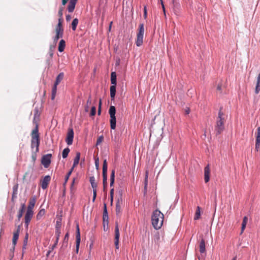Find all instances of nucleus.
<instances>
[{
	"mask_svg": "<svg viewBox=\"0 0 260 260\" xmlns=\"http://www.w3.org/2000/svg\"><path fill=\"white\" fill-rule=\"evenodd\" d=\"M31 148L35 153V156L36 153L39 152V145L40 143V135L39 133L38 125L36 124L35 128L32 131L31 133Z\"/></svg>",
	"mask_w": 260,
	"mask_h": 260,
	"instance_id": "1",
	"label": "nucleus"
},
{
	"mask_svg": "<svg viewBox=\"0 0 260 260\" xmlns=\"http://www.w3.org/2000/svg\"><path fill=\"white\" fill-rule=\"evenodd\" d=\"M224 115V113L222 111V107H220L216 119V124L215 125V132L216 135L221 134L224 129V122L225 120Z\"/></svg>",
	"mask_w": 260,
	"mask_h": 260,
	"instance_id": "2",
	"label": "nucleus"
},
{
	"mask_svg": "<svg viewBox=\"0 0 260 260\" xmlns=\"http://www.w3.org/2000/svg\"><path fill=\"white\" fill-rule=\"evenodd\" d=\"M163 220L164 214L159 210L156 209L153 211L151 217V221L152 224L155 229L158 230L161 227Z\"/></svg>",
	"mask_w": 260,
	"mask_h": 260,
	"instance_id": "3",
	"label": "nucleus"
},
{
	"mask_svg": "<svg viewBox=\"0 0 260 260\" xmlns=\"http://www.w3.org/2000/svg\"><path fill=\"white\" fill-rule=\"evenodd\" d=\"M144 34V25L143 23H141L139 26L138 31L137 33V39L136 41V44L138 47H140L143 44Z\"/></svg>",
	"mask_w": 260,
	"mask_h": 260,
	"instance_id": "4",
	"label": "nucleus"
},
{
	"mask_svg": "<svg viewBox=\"0 0 260 260\" xmlns=\"http://www.w3.org/2000/svg\"><path fill=\"white\" fill-rule=\"evenodd\" d=\"M110 117V127L112 129H115L116 125V118L115 116L116 108L114 106H111L109 110Z\"/></svg>",
	"mask_w": 260,
	"mask_h": 260,
	"instance_id": "5",
	"label": "nucleus"
},
{
	"mask_svg": "<svg viewBox=\"0 0 260 260\" xmlns=\"http://www.w3.org/2000/svg\"><path fill=\"white\" fill-rule=\"evenodd\" d=\"M51 154H47L42 157L41 163L45 168H48L51 164Z\"/></svg>",
	"mask_w": 260,
	"mask_h": 260,
	"instance_id": "6",
	"label": "nucleus"
},
{
	"mask_svg": "<svg viewBox=\"0 0 260 260\" xmlns=\"http://www.w3.org/2000/svg\"><path fill=\"white\" fill-rule=\"evenodd\" d=\"M120 237V233L119 230V227L117 223H116L115 227V237H114V244L116 249L119 248V239Z\"/></svg>",
	"mask_w": 260,
	"mask_h": 260,
	"instance_id": "7",
	"label": "nucleus"
},
{
	"mask_svg": "<svg viewBox=\"0 0 260 260\" xmlns=\"http://www.w3.org/2000/svg\"><path fill=\"white\" fill-rule=\"evenodd\" d=\"M34 212L33 211L27 210L26 213L25 215V226L26 228H28L29 223L33 216Z\"/></svg>",
	"mask_w": 260,
	"mask_h": 260,
	"instance_id": "8",
	"label": "nucleus"
},
{
	"mask_svg": "<svg viewBox=\"0 0 260 260\" xmlns=\"http://www.w3.org/2000/svg\"><path fill=\"white\" fill-rule=\"evenodd\" d=\"M74 139V131L72 128H69L67 136L66 141L68 145H71L72 144Z\"/></svg>",
	"mask_w": 260,
	"mask_h": 260,
	"instance_id": "9",
	"label": "nucleus"
},
{
	"mask_svg": "<svg viewBox=\"0 0 260 260\" xmlns=\"http://www.w3.org/2000/svg\"><path fill=\"white\" fill-rule=\"evenodd\" d=\"M76 252L78 253L79 251L80 243L81 241V237H80V229L79 227V225L77 224V230H76Z\"/></svg>",
	"mask_w": 260,
	"mask_h": 260,
	"instance_id": "10",
	"label": "nucleus"
},
{
	"mask_svg": "<svg viewBox=\"0 0 260 260\" xmlns=\"http://www.w3.org/2000/svg\"><path fill=\"white\" fill-rule=\"evenodd\" d=\"M51 180V177L49 175L45 176L41 181V185L43 189L47 188L48 184Z\"/></svg>",
	"mask_w": 260,
	"mask_h": 260,
	"instance_id": "11",
	"label": "nucleus"
},
{
	"mask_svg": "<svg viewBox=\"0 0 260 260\" xmlns=\"http://www.w3.org/2000/svg\"><path fill=\"white\" fill-rule=\"evenodd\" d=\"M119 197L117 198L116 204V214L118 215L121 211L120 204L122 203V192L119 191Z\"/></svg>",
	"mask_w": 260,
	"mask_h": 260,
	"instance_id": "12",
	"label": "nucleus"
},
{
	"mask_svg": "<svg viewBox=\"0 0 260 260\" xmlns=\"http://www.w3.org/2000/svg\"><path fill=\"white\" fill-rule=\"evenodd\" d=\"M210 170L209 165H208L204 168V180L205 183H207L210 180Z\"/></svg>",
	"mask_w": 260,
	"mask_h": 260,
	"instance_id": "13",
	"label": "nucleus"
},
{
	"mask_svg": "<svg viewBox=\"0 0 260 260\" xmlns=\"http://www.w3.org/2000/svg\"><path fill=\"white\" fill-rule=\"evenodd\" d=\"M173 10L175 15H178L180 13V5L177 2L173 0Z\"/></svg>",
	"mask_w": 260,
	"mask_h": 260,
	"instance_id": "14",
	"label": "nucleus"
},
{
	"mask_svg": "<svg viewBox=\"0 0 260 260\" xmlns=\"http://www.w3.org/2000/svg\"><path fill=\"white\" fill-rule=\"evenodd\" d=\"M77 0H70L69 4L68 6V11L70 13L74 11Z\"/></svg>",
	"mask_w": 260,
	"mask_h": 260,
	"instance_id": "15",
	"label": "nucleus"
},
{
	"mask_svg": "<svg viewBox=\"0 0 260 260\" xmlns=\"http://www.w3.org/2000/svg\"><path fill=\"white\" fill-rule=\"evenodd\" d=\"M36 200L35 197L31 198L29 201V204L27 210L33 211V208L35 205Z\"/></svg>",
	"mask_w": 260,
	"mask_h": 260,
	"instance_id": "16",
	"label": "nucleus"
},
{
	"mask_svg": "<svg viewBox=\"0 0 260 260\" xmlns=\"http://www.w3.org/2000/svg\"><path fill=\"white\" fill-rule=\"evenodd\" d=\"M64 74L61 72L60 73L58 76L56 77L55 82L53 85V87H56L57 88V86L59 84V83L61 81V80L63 79Z\"/></svg>",
	"mask_w": 260,
	"mask_h": 260,
	"instance_id": "17",
	"label": "nucleus"
},
{
	"mask_svg": "<svg viewBox=\"0 0 260 260\" xmlns=\"http://www.w3.org/2000/svg\"><path fill=\"white\" fill-rule=\"evenodd\" d=\"M116 85L112 84V85L110 87V96L111 100H114L116 94Z\"/></svg>",
	"mask_w": 260,
	"mask_h": 260,
	"instance_id": "18",
	"label": "nucleus"
},
{
	"mask_svg": "<svg viewBox=\"0 0 260 260\" xmlns=\"http://www.w3.org/2000/svg\"><path fill=\"white\" fill-rule=\"evenodd\" d=\"M89 181L91 184V187L93 188V190H96L98 186L97 183L95 182V179L94 176H91L89 177Z\"/></svg>",
	"mask_w": 260,
	"mask_h": 260,
	"instance_id": "19",
	"label": "nucleus"
},
{
	"mask_svg": "<svg viewBox=\"0 0 260 260\" xmlns=\"http://www.w3.org/2000/svg\"><path fill=\"white\" fill-rule=\"evenodd\" d=\"M260 91V73L258 74L255 88V93L258 94Z\"/></svg>",
	"mask_w": 260,
	"mask_h": 260,
	"instance_id": "20",
	"label": "nucleus"
},
{
	"mask_svg": "<svg viewBox=\"0 0 260 260\" xmlns=\"http://www.w3.org/2000/svg\"><path fill=\"white\" fill-rule=\"evenodd\" d=\"M200 252L201 253H204L206 251L205 240L204 239H202L199 245Z\"/></svg>",
	"mask_w": 260,
	"mask_h": 260,
	"instance_id": "21",
	"label": "nucleus"
},
{
	"mask_svg": "<svg viewBox=\"0 0 260 260\" xmlns=\"http://www.w3.org/2000/svg\"><path fill=\"white\" fill-rule=\"evenodd\" d=\"M80 158V153L79 152H76V156L74 159V163L73 165V169L79 164V161Z\"/></svg>",
	"mask_w": 260,
	"mask_h": 260,
	"instance_id": "22",
	"label": "nucleus"
},
{
	"mask_svg": "<svg viewBox=\"0 0 260 260\" xmlns=\"http://www.w3.org/2000/svg\"><path fill=\"white\" fill-rule=\"evenodd\" d=\"M25 208V205L24 204H22L21 205V208L19 210L18 214L17 215L18 220H20V218L22 217L24 210Z\"/></svg>",
	"mask_w": 260,
	"mask_h": 260,
	"instance_id": "23",
	"label": "nucleus"
},
{
	"mask_svg": "<svg viewBox=\"0 0 260 260\" xmlns=\"http://www.w3.org/2000/svg\"><path fill=\"white\" fill-rule=\"evenodd\" d=\"M65 46H66V42H65L64 40H61L59 43L58 48V51L60 52H62L64 49Z\"/></svg>",
	"mask_w": 260,
	"mask_h": 260,
	"instance_id": "24",
	"label": "nucleus"
},
{
	"mask_svg": "<svg viewBox=\"0 0 260 260\" xmlns=\"http://www.w3.org/2000/svg\"><path fill=\"white\" fill-rule=\"evenodd\" d=\"M111 84H117L116 73L115 72H112L111 74Z\"/></svg>",
	"mask_w": 260,
	"mask_h": 260,
	"instance_id": "25",
	"label": "nucleus"
},
{
	"mask_svg": "<svg viewBox=\"0 0 260 260\" xmlns=\"http://www.w3.org/2000/svg\"><path fill=\"white\" fill-rule=\"evenodd\" d=\"M19 234H18V232H15L13 234V240L12 243L14 245L13 249H14L15 246L16 244L17 241L19 238Z\"/></svg>",
	"mask_w": 260,
	"mask_h": 260,
	"instance_id": "26",
	"label": "nucleus"
},
{
	"mask_svg": "<svg viewBox=\"0 0 260 260\" xmlns=\"http://www.w3.org/2000/svg\"><path fill=\"white\" fill-rule=\"evenodd\" d=\"M55 32L56 34L63 35V29L62 28V26H60V24H57L55 28Z\"/></svg>",
	"mask_w": 260,
	"mask_h": 260,
	"instance_id": "27",
	"label": "nucleus"
},
{
	"mask_svg": "<svg viewBox=\"0 0 260 260\" xmlns=\"http://www.w3.org/2000/svg\"><path fill=\"white\" fill-rule=\"evenodd\" d=\"M114 180H115V170H112L111 171V175H110V187L113 186V185L114 183Z\"/></svg>",
	"mask_w": 260,
	"mask_h": 260,
	"instance_id": "28",
	"label": "nucleus"
},
{
	"mask_svg": "<svg viewBox=\"0 0 260 260\" xmlns=\"http://www.w3.org/2000/svg\"><path fill=\"white\" fill-rule=\"evenodd\" d=\"M45 213V210L44 209H41L36 216L37 220H39L44 215Z\"/></svg>",
	"mask_w": 260,
	"mask_h": 260,
	"instance_id": "29",
	"label": "nucleus"
},
{
	"mask_svg": "<svg viewBox=\"0 0 260 260\" xmlns=\"http://www.w3.org/2000/svg\"><path fill=\"white\" fill-rule=\"evenodd\" d=\"M69 234L68 233H67L64 236L62 247H67L68 240H69Z\"/></svg>",
	"mask_w": 260,
	"mask_h": 260,
	"instance_id": "30",
	"label": "nucleus"
},
{
	"mask_svg": "<svg viewBox=\"0 0 260 260\" xmlns=\"http://www.w3.org/2000/svg\"><path fill=\"white\" fill-rule=\"evenodd\" d=\"M103 178L104 189H105L107 184V173H103Z\"/></svg>",
	"mask_w": 260,
	"mask_h": 260,
	"instance_id": "31",
	"label": "nucleus"
},
{
	"mask_svg": "<svg viewBox=\"0 0 260 260\" xmlns=\"http://www.w3.org/2000/svg\"><path fill=\"white\" fill-rule=\"evenodd\" d=\"M200 207L199 206H198L197 207V210L195 213L194 217V220H198L200 218L201 216V211H200Z\"/></svg>",
	"mask_w": 260,
	"mask_h": 260,
	"instance_id": "32",
	"label": "nucleus"
},
{
	"mask_svg": "<svg viewBox=\"0 0 260 260\" xmlns=\"http://www.w3.org/2000/svg\"><path fill=\"white\" fill-rule=\"evenodd\" d=\"M248 221V218L246 216H244L243 219L242 226H241V232L245 230L247 222Z\"/></svg>",
	"mask_w": 260,
	"mask_h": 260,
	"instance_id": "33",
	"label": "nucleus"
},
{
	"mask_svg": "<svg viewBox=\"0 0 260 260\" xmlns=\"http://www.w3.org/2000/svg\"><path fill=\"white\" fill-rule=\"evenodd\" d=\"M57 243H58L57 240H56L54 244L53 245H52L51 246H50L49 247V249L46 254V256L47 257L49 256V255L50 254V253L51 252V251L56 247Z\"/></svg>",
	"mask_w": 260,
	"mask_h": 260,
	"instance_id": "34",
	"label": "nucleus"
},
{
	"mask_svg": "<svg viewBox=\"0 0 260 260\" xmlns=\"http://www.w3.org/2000/svg\"><path fill=\"white\" fill-rule=\"evenodd\" d=\"M78 24V19L77 18L74 19L72 23V28L73 30H75L76 29Z\"/></svg>",
	"mask_w": 260,
	"mask_h": 260,
	"instance_id": "35",
	"label": "nucleus"
},
{
	"mask_svg": "<svg viewBox=\"0 0 260 260\" xmlns=\"http://www.w3.org/2000/svg\"><path fill=\"white\" fill-rule=\"evenodd\" d=\"M34 117L33 119L34 123L36 122V120L37 119H39L40 116V114L39 113V110L37 108H35L34 110Z\"/></svg>",
	"mask_w": 260,
	"mask_h": 260,
	"instance_id": "36",
	"label": "nucleus"
},
{
	"mask_svg": "<svg viewBox=\"0 0 260 260\" xmlns=\"http://www.w3.org/2000/svg\"><path fill=\"white\" fill-rule=\"evenodd\" d=\"M70 151V150L69 148H64L63 150V151H62V157L63 158H66L67 157L69 152Z\"/></svg>",
	"mask_w": 260,
	"mask_h": 260,
	"instance_id": "37",
	"label": "nucleus"
},
{
	"mask_svg": "<svg viewBox=\"0 0 260 260\" xmlns=\"http://www.w3.org/2000/svg\"><path fill=\"white\" fill-rule=\"evenodd\" d=\"M91 103V96L90 95L88 98V99L87 101L86 105L85 106V112H88L89 110V105Z\"/></svg>",
	"mask_w": 260,
	"mask_h": 260,
	"instance_id": "38",
	"label": "nucleus"
},
{
	"mask_svg": "<svg viewBox=\"0 0 260 260\" xmlns=\"http://www.w3.org/2000/svg\"><path fill=\"white\" fill-rule=\"evenodd\" d=\"M63 37V35H59V34H56L55 36L53 38V43L54 45H56L58 40L59 39L62 38Z\"/></svg>",
	"mask_w": 260,
	"mask_h": 260,
	"instance_id": "39",
	"label": "nucleus"
},
{
	"mask_svg": "<svg viewBox=\"0 0 260 260\" xmlns=\"http://www.w3.org/2000/svg\"><path fill=\"white\" fill-rule=\"evenodd\" d=\"M57 92V88L56 87H53L52 89V93H51V100H53L55 99L56 94Z\"/></svg>",
	"mask_w": 260,
	"mask_h": 260,
	"instance_id": "40",
	"label": "nucleus"
},
{
	"mask_svg": "<svg viewBox=\"0 0 260 260\" xmlns=\"http://www.w3.org/2000/svg\"><path fill=\"white\" fill-rule=\"evenodd\" d=\"M108 165L106 159H105L103 165V173H107Z\"/></svg>",
	"mask_w": 260,
	"mask_h": 260,
	"instance_id": "41",
	"label": "nucleus"
},
{
	"mask_svg": "<svg viewBox=\"0 0 260 260\" xmlns=\"http://www.w3.org/2000/svg\"><path fill=\"white\" fill-rule=\"evenodd\" d=\"M73 168H72L70 170V171L68 173V174H67L66 177H65V179H64V184H66L71 174H72V172L73 170Z\"/></svg>",
	"mask_w": 260,
	"mask_h": 260,
	"instance_id": "42",
	"label": "nucleus"
},
{
	"mask_svg": "<svg viewBox=\"0 0 260 260\" xmlns=\"http://www.w3.org/2000/svg\"><path fill=\"white\" fill-rule=\"evenodd\" d=\"M61 234L60 230L59 228L56 227V231H55V235L56 236V240H57V242H58L59 238L60 236V234Z\"/></svg>",
	"mask_w": 260,
	"mask_h": 260,
	"instance_id": "43",
	"label": "nucleus"
},
{
	"mask_svg": "<svg viewBox=\"0 0 260 260\" xmlns=\"http://www.w3.org/2000/svg\"><path fill=\"white\" fill-rule=\"evenodd\" d=\"M55 45H51L50 47V51H49V54L51 57H52L53 55V51L55 48Z\"/></svg>",
	"mask_w": 260,
	"mask_h": 260,
	"instance_id": "44",
	"label": "nucleus"
},
{
	"mask_svg": "<svg viewBox=\"0 0 260 260\" xmlns=\"http://www.w3.org/2000/svg\"><path fill=\"white\" fill-rule=\"evenodd\" d=\"M103 140H104V137H103V136H100V137L98 138V139H97L96 145H100V144L102 142V141H103Z\"/></svg>",
	"mask_w": 260,
	"mask_h": 260,
	"instance_id": "45",
	"label": "nucleus"
},
{
	"mask_svg": "<svg viewBox=\"0 0 260 260\" xmlns=\"http://www.w3.org/2000/svg\"><path fill=\"white\" fill-rule=\"evenodd\" d=\"M96 113V108L94 106L91 107L90 115L91 116H94Z\"/></svg>",
	"mask_w": 260,
	"mask_h": 260,
	"instance_id": "46",
	"label": "nucleus"
},
{
	"mask_svg": "<svg viewBox=\"0 0 260 260\" xmlns=\"http://www.w3.org/2000/svg\"><path fill=\"white\" fill-rule=\"evenodd\" d=\"M108 215L103 216V223L105 225L106 223L108 224Z\"/></svg>",
	"mask_w": 260,
	"mask_h": 260,
	"instance_id": "47",
	"label": "nucleus"
},
{
	"mask_svg": "<svg viewBox=\"0 0 260 260\" xmlns=\"http://www.w3.org/2000/svg\"><path fill=\"white\" fill-rule=\"evenodd\" d=\"M63 11V7H60L59 9L58 12V15L59 17H62Z\"/></svg>",
	"mask_w": 260,
	"mask_h": 260,
	"instance_id": "48",
	"label": "nucleus"
},
{
	"mask_svg": "<svg viewBox=\"0 0 260 260\" xmlns=\"http://www.w3.org/2000/svg\"><path fill=\"white\" fill-rule=\"evenodd\" d=\"M105 215H108L107 209V206L106 204L105 203L104 206V211H103V216Z\"/></svg>",
	"mask_w": 260,
	"mask_h": 260,
	"instance_id": "49",
	"label": "nucleus"
},
{
	"mask_svg": "<svg viewBox=\"0 0 260 260\" xmlns=\"http://www.w3.org/2000/svg\"><path fill=\"white\" fill-rule=\"evenodd\" d=\"M147 178H146L145 183L144 189V196H145L147 194Z\"/></svg>",
	"mask_w": 260,
	"mask_h": 260,
	"instance_id": "50",
	"label": "nucleus"
},
{
	"mask_svg": "<svg viewBox=\"0 0 260 260\" xmlns=\"http://www.w3.org/2000/svg\"><path fill=\"white\" fill-rule=\"evenodd\" d=\"M95 166L97 169L99 168V157H94Z\"/></svg>",
	"mask_w": 260,
	"mask_h": 260,
	"instance_id": "51",
	"label": "nucleus"
},
{
	"mask_svg": "<svg viewBox=\"0 0 260 260\" xmlns=\"http://www.w3.org/2000/svg\"><path fill=\"white\" fill-rule=\"evenodd\" d=\"M101 106H102V102H101V100H100L99 104L98 111V114L99 115H100L101 113Z\"/></svg>",
	"mask_w": 260,
	"mask_h": 260,
	"instance_id": "52",
	"label": "nucleus"
},
{
	"mask_svg": "<svg viewBox=\"0 0 260 260\" xmlns=\"http://www.w3.org/2000/svg\"><path fill=\"white\" fill-rule=\"evenodd\" d=\"M147 8H146V6H145L144 7V15H143L144 19H146L147 18Z\"/></svg>",
	"mask_w": 260,
	"mask_h": 260,
	"instance_id": "53",
	"label": "nucleus"
},
{
	"mask_svg": "<svg viewBox=\"0 0 260 260\" xmlns=\"http://www.w3.org/2000/svg\"><path fill=\"white\" fill-rule=\"evenodd\" d=\"M113 194H114V188H112L110 190V198H111V202H112V201H113Z\"/></svg>",
	"mask_w": 260,
	"mask_h": 260,
	"instance_id": "54",
	"label": "nucleus"
},
{
	"mask_svg": "<svg viewBox=\"0 0 260 260\" xmlns=\"http://www.w3.org/2000/svg\"><path fill=\"white\" fill-rule=\"evenodd\" d=\"M96 197V190H93L92 202H94Z\"/></svg>",
	"mask_w": 260,
	"mask_h": 260,
	"instance_id": "55",
	"label": "nucleus"
},
{
	"mask_svg": "<svg viewBox=\"0 0 260 260\" xmlns=\"http://www.w3.org/2000/svg\"><path fill=\"white\" fill-rule=\"evenodd\" d=\"M27 239H28V234H26V236H25V240L24 241V245H23V248H24L25 246L27 244Z\"/></svg>",
	"mask_w": 260,
	"mask_h": 260,
	"instance_id": "56",
	"label": "nucleus"
},
{
	"mask_svg": "<svg viewBox=\"0 0 260 260\" xmlns=\"http://www.w3.org/2000/svg\"><path fill=\"white\" fill-rule=\"evenodd\" d=\"M160 2H161V6H162V8L164 14L166 15L165 8V6L164 5L162 0H160Z\"/></svg>",
	"mask_w": 260,
	"mask_h": 260,
	"instance_id": "57",
	"label": "nucleus"
},
{
	"mask_svg": "<svg viewBox=\"0 0 260 260\" xmlns=\"http://www.w3.org/2000/svg\"><path fill=\"white\" fill-rule=\"evenodd\" d=\"M63 21L62 17H59L58 19V22L57 24H60V26H62V22Z\"/></svg>",
	"mask_w": 260,
	"mask_h": 260,
	"instance_id": "58",
	"label": "nucleus"
},
{
	"mask_svg": "<svg viewBox=\"0 0 260 260\" xmlns=\"http://www.w3.org/2000/svg\"><path fill=\"white\" fill-rule=\"evenodd\" d=\"M67 21H70L71 19V16L70 15H67L66 17Z\"/></svg>",
	"mask_w": 260,
	"mask_h": 260,
	"instance_id": "59",
	"label": "nucleus"
},
{
	"mask_svg": "<svg viewBox=\"0 0 260 260\" xmlns=\"http://www.w3.org/2000/svg\"><path fill=\"white\" fill-rule=\"evenodd\" d=\"M69 0H62V5L63 6L66 5Z\"/></svg>",
	"mask_w": 260,
	"mask_h": 260,
	"instance_id": "60",
	"label": "nucleus"
},
{
	"mask_svg": "<svg viewBox=\"0 0 260 260\" xmlns=\"http://www.w3.org/2000/svg\"><path fill=\"white\" fill-rule=\"evenodd\" d=\"M20 225H18L17 228V230L15 232H18V234H19V233H20Z\"/></svg>",
	"mask_w": 260,
	"mask_h": 260,
	"instance_id": "61",
	"label": "nucleus"
},
{
	"mask_svg": "<svg viewBox=\"0 0 260 260\" xmlns=\"http://www.w3.org/2000/svg\"><path fill=\"white\" fill-rule=\"evenodd\" d=\"M20 225H18L17 228V230L15 232H18V234H19V233H20Z\"/></svg>",
	"mask_w": 260,
	"mask_h": 260,
	"instance_id": "62",
	"label": "nucleus"
},
{
	"mask_svg": "<svg viewBox=\"0 0 260 260\" xmlns=\"http://www.w3.org/2000/svg\"><path fill=\"white\" fill-rule=\"evenodd\" d=\"M217 90L218 91H221V86L219 84L218 85L217 87Z\"/></svg>",
	"mask_w": 260,
	"mask_h": 260,
	"instance_id": "63",
	"label": "nucleus"
},
{
	"mask_svg": "<svg viewBox=\"0 0 260 260\" xmlns=\"http://www.w3.org/2000/svg\"><path fill=\"white\" fill-rule=\"evenodd\" d=\"M17 188H18V185H15V186H14L13 187V192H15V191H17Z\"/></svg>",
	"mask_w": 260,
	"mask_h": 260,
	"instance_id": "64",
	"label": "nucleus"
}]
</instances>
